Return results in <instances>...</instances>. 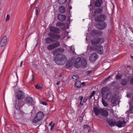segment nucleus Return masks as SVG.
I'll list each match as a JSON object with an SVG mask.
<instances>
[{
    "label": "nucleus",
    "instance_id": "obj_37",
    "mask_svg": "<svg viewBox=\"0 0 133 133\" xmlns=\"http://www.w3.org/2000/svg\"><path fill=\"white\" fill-rule=\"evenodd\" d=\"M102 102L103 104L104 107H106L108 105V104L106 102L103 100V99L102 100Z\"/></svg>",
    "mask_w": 133,
    "mask_h": 133
},
{
    "label": "nucleus",
    "instance_id": "obj_23",
    "mask_svg": "<svg viewBox=\"0 0 133 133\" xmlns=\"http://www.w3.org/2000/svg\"><path fill=\"white\" fill-rule=\"evenodd\" d=\"M43 86V85L42 83H39L35 85L36 88L39 90H41Z\"/></svg>",
    "mask_w": 133,
    "mask_h": 133
},
{
    "label": "nucleus",
    "instance_id": "obj_15",
    "mask_svg": "<svg viewBox=\"0 0 133 133\" xmlns=\"http://www.w3.org/2000/svg\"><path fill=\"white\" fill-rule=\"evenodd\" d=\"M92 112H94L96 116L98 115L99 113L100 114L101 109L97 107H94Z\"/></svg>",
    "mask_w": 133,
    "mask_h": 133
},
{
    "label": "nucleus",
    "instance_id": "obj_52",
    "mask_svg": "<svg viewBox=\"0 0 133 133\" xmlns=\"http://www.w3.org/2000/svg\"><path fill=\"white\" fill-rule=\"evenodd\" d=\"M90 50H93L94 49V48L93 47H90Z\"/></svg>",
    "mask_w": 133,
    "mask_h": 133
},
{
    "label": "nucleus",
    "instance_id": "obj_59",
    "mask_svg": "<svg viewBox=\"0 0 133 133\" xmlns=\"http://www.w3.org/2000/svg\"><path fill=\"white\" fill-rule=\"evenodd\" d=\"M32 79H33V77H34V76H33V75H32Z\"/></svg>",
    "mask_w": 133,
    "mask_h": 133
},
{
    "label": "nucleus",
    "instance_id": "obj_49",
    "mask_svg": "<svg viewBox=\"0 0 133 133\" xmlns=\"http://www.w3.org/2000/svg\"><path fill=\"white\" fill-rule=\"evenodd\" d=\"M54 124H52V125L51 126V128H50V130H52V129H53V128H54Z\"/></svg>",
    "mask_w": 133,
    "mask_h": 133
},
{
    "label": "nucleus",
    "instance_id": "obj_14",
    "mask_svg": "<svg viewBox=\"0 0 133 133\" xmlns=\"http://www.w3.org/2000/svg\"><path fill=\"white\" fill-rule=\"evenodd\" d=\"M7 41V38L6 36H4L2 38L0 42V44L1 47L5 45Z\"/></svg>",
    "mask_w": 133,
    "mask_h": 133
},
{
    "label": "nucleus",
    "instance_id": "obj_39",
    "mask_svg": "<svg viewBox=\"0 0 133 133\" xmlns=\"http://www.w3.org/2000/svg\"><path fill=\"white\" fill-rule=\"evenodd\" d=\"M62 73H61L59 74H58L57 76H55L56 78H59L60 77H61L62 76Z\"/></svg>",
    "mask_w": 133,
    "mask_h": 133
},
{
    "label": "nucleus",
    "instance_id": "obj_24",
    "mask_svg": "<svg viewBox=\"0 0 133 133\" xmlns=\"http://www.w3.org/2000/svg\"><path fill=\"white\" fill-rule=\"evenodd\" d=\"M59 11L61 13H64L65 11V8L63 6H61L59 8Z\"/></svg>",
    "mask_w": 133,
    "mask_h": 133
},
{
    "label": "nucleus",
    "instance_id": "obj_21",
    "mask_svg": "<svg viewBox=\"0 0 133 133\" xmlns=\"http://www.w3.org/2000/svg\"><path fill=\"white\" fill-rule=\"evenodd\" d=\"M57 19L59 20L63 21L66 19V17L65 15L59 14L57 15Z\"/></svg>",
    "mask_w": 133,
    "mask_h": 133
},
{
    "label": "nucleus",
    "instance_id": "obj_43",
    "mask_svg": "<svg viewBox=\"0 0 133 133\" xmlns=\"http://www.w3.org/2000/svg\"><path fill=\"white\" fill-rule=\"evenodd\" d=\"M129 45L133 49V41H131L129 43Z\"/></svg>",
    "mask_w": 133,
    "mask_h": 133
},
{
    "label": "nucleus",
    "instance_id": "obj_16",
    "mask_svg": "<svg viewBox=\"0 0 133 133\" xmlns=\"http://www.w3.org/2000/svg\"><path fill=\"white\" fill-rule=\"evenodd\" d=\"M50 31L55 33H59L60 31L59 29L55 27L51 26L49 28Z\"/></svg>",
    "mask_w": 133,
    "mask_h": 133
},
{
    "label": "nucleus",
    "instance_id": "obj_32",
    "mask_svg": "<svg viewBox=\"0 0 133 133\" xmlns=\"http://www.w3.org/2000/svg\"><path fill=\"white\" fill-rule=\"evenodd\" d=\"M56 25L57 26H64V24L63 23H61L60 22H58L57 23Z\"/></svg>",
    "mask_w": 133,
    "mask_h": 133
},
{
    "label": "nucleus",
    "instance_id": "obj_26",
    "mask_svg": "<svg viewBox=\"0 0 133 133\" xmlns=\"http://www.w3.org/2000/svg\"><path fill=\"white\" fill-rule=\"evenodd\" d=\"M75 86L77 88H80L81 86V83L80 81H77L75 83Z\"/></svg>",
    "mask_w": 133,
    "mask_h": 133
},
{
    "label": "nucleus",
    "instance_id": "obj_31",
    "mask_svg": "<svg viewBox=\"0 0 133 133\" xmlns=\"http://www.w3.org/2000/svg\"><path fill=\"white\" fill-rule=\"evenodd\" d=\"M72 78L73 81H75L79 78V77L77 75H74L72 76Z\"/></svg>",
    "mask_w": 133,
    "mask_h": 133
},
{
    "label": "nucleus",
    "instance_id": "obj_36",
    "mask_svg": "<svg viewBox=\"0 0 133 133\" xmlns=\"http://www.w3.org/2000/svg\"><path fill=\"white\" fill-rule=\"evenodd\" d=\"M95 91H93L92 92L91 94L90 95V96H89V99H91L92 98V97L94 95V94H95Z\"/></svg>",
    "mask_w": 133,
    "mask_h": 133
},
{
    "label": "nucleus",
    "instance_id": "obj_30",
    "mask_svg": "<svg viewBox=\"0 0 133 133\" xmlns=\"http://www.w3.org/2000/svg\"><path fill=\"white\" fill-rule=\"evenodd\" d=\"M60 48L57 49L53 51V54L54 55L56 54L60 50Z\"/></svg>",
    "mask_w": 133,
    "mask_h": 133
},
{
    "label": "nucleus",
    "instance_id": "obj_4",
    "mask_svg": "<svg viewBox=\"0 0 133 133\" xmlns=\"http://www.w3.org/2000/svg\"><path fill=\"white\" fill-rule=\"evenodd\" d=\"M44 117V114L42 111L38 112L33 118L32 122L34 124L37 123L38 122L42 120Z\"/></svg>",
    "mask_w": 133,
    "mask_h": 133
},
{
    "label": "nucleus",
    "instance_id": "obj_45",
    "mask_svg": "<svg viewBox=\"0 0 133 133\" xmlns=\"http://www.w3.org/2000/svg\"><path fill=\"white\" fill-rule=\"evenodd\" d=\"M35 8V13L36 15H37L38 13V9L37 7H36Z\"/></svg>",
    "mask_w": 133,
    "mask_h": 133
},
{
    "label": "nucleus",
    "instance_id": "obj_47",
    "mask_svg": "<svg viewBox=\"0 0 133 133\" xmlns=\"http://www.w3.org/2000/svg\"><path fill=\"white\" fill-rule=\"evenodd\" d=\"M79 98L80 101V102H82V101L83 99V97L82 96H79Z\"/></svg>",
    "mask_w": 133,
    "mask_h": 133
},
{
    "label": "nucleus",
    "instance_id": "obj_35",
    "mask_svg": "<svg viewBox=\"0 0 133 133\" xmlns=\"http://www.w3.org/2000/svg\"><path fill=\"white\" fill-rule=\"evenodd\" d=\"M84 105L82 103V102H80L79 104L78 107V109H81V107L82 106H83Z\"/></svg>",
    "mask_w": 133,
    "mask_h": 133
},
{
    "label": "nucleus",
    "instance_id": "obj_60",
    "mask_svg": "<svg viewBox=\"0 0 133 133\" xmlns=\"http://www.w3.org/2000/svg\"><path fill=\"white\" fill-rule=\"evenodd\" d=\"M51 34V33H49V36H50V34Z\"/></svg>",
    "mask_w": 133,
    "mask_h": 133
},
{
    "label": "nucleus",
    "instance_id": "obj_5",
    "mask_svg": "<svg viewBox=\"0 0 133 133\" xmlns=\"http://www.w3.org/2000/svg\"><path fill=\"white\" fill-rule=\"evenodd\" d=\"M103 41L104 39L103 38H94L91 40V43L92 45H96L98 44H101L103 42Z\"/></svg>",
    "mask_w": 133,
    "mask_h": 133
},
{
    "label": "nucleus",
    "instance_id": "obj_57",
    "mask_svg": "<svg viewBox=\"0 0 133 133\" xmlns=\"http://www.w3.org/2000/svg\"><path fill=\"white\" fill-rule=\"evenodd\" d=\"M130 57L132 58H133V56H132V55H130Z\"/></svg>",
    "mask_w": 133,
    "mask_h": 133
},
{
    "label": "nucleus",
    "instance_id": "obj_27",
    "mask_svg": "<svg viewBox=\"0 0 133 133\" xmlns=\"http://www.w3.org/2000/svg\"><path fill=\"white\" fill-rule=\"evenodd\" d=\"M109 124L111 127L116 125V122L114 121L111 122L109 123Z\"/></svg>",
    "mask_w": 133,
    "mask_h": 133
},
{
    "label": "nucleus",
    "instance_id": "obj_22",
    "mask_svg": "<svg viewBox=\"0 0 133 133\" xmlns=\"http://www.w3.org/2000/svg\"><path fill=\"white\" fill-rule=\"evenodd\" d=\"M129 82V80L128 79H125L123 78L121 79V84L123 85H126Z\"/></svg>",
    "mask_w": 133,
    "mask_h": 133
},
{
    "label": "nucleus",
    "instance_id": "obj_55",
    "mask_svg": "<svg viewBox=\"0 0 133 133\" xmlns=\"http://www.w3.org/2000/svg\"><path fill=\"white\" fill-rule=\"evenodd\" d=\"M23 61H22L21 62V64H20V66H22V64H23Z\"/></svg>",
    "mask_w": 133,
    "mask_h": 133
},
{
    "label": "nucleus",
    "instance_id": "obj_38",
    "mask_svg": "<svg viewBox=\"0 0 133 133\" xmlns=\"http://www.w3.org/2000/svg\"><path fill=\"white\" fill-rule=\"evenodd\" d=\"M54 37L55 39H59L60 38L61 36L59 35L55 34L54 36Z\"/></svg>",
    "mask_w": 133,
    "mask_h": 133
},
{
    "label": "nucleus",
    "instance_id": "obj_44",
    "mask_svg": "<svg viewBox=\"0 0 133 133\" xmlns=\"http://www.w3.org/2000/svg\"><path fill=\"white\" fill-rule=\"evenodd\" d=\"M9 18L10 16L9 14H8L6 16V17L5 19V21L7 22L8 21L9 19Z\"/></svg>",
    "mask_w": 133,
    "mask_h": 133
},
{
    "label": "nucleus",
    "instance_id": "obj_53",
    "mask_svg": "<svg viewBox=\"0 0 133 133\" xmlns=\"http://www.w3.org/2000/svg\"><path fill=\"white\" fill-rule=\"evenodd\" d=\"M60 82H58L57 83H56V84L58 85H59L60 84Z\"/></svg>",
    "mask_w": 133,
    "mask_h": 133
},
{
    "label": "nucleus",
    "instance_id": "obj_48",
    "mask_svg": "<svg viewBox=\"0 0 133 133\" xmlns=\"http://www.w3.org/2000/svg\"><path fill=\"white\" fill-rule=\"evenodd\" d=\"M41 104L43 105H47V103L45 102H42L41 103Z\"/></svg>",
    "mask_w": 133,
    "mask_h": 133
},
{
    "label": "nucleus",
    "instance_id": "obj_3",
    "mask_svg": "<svg viewBox=\"0 0 133 133\" xmlns=\"http://www.w3.org/2000/svg\"><path fill=\"white\" fill-rule=\"evenodd\" d=\"M54 61L55 63L59 65H63L67 61V59L66 57L62 55H59V57L56 55Z\"/></svg>",
    "mask_w": 133,
    "mask_h": 133
},
{
    "label": "nucleus",
    "instance_id": "obj_50",
    "mask_svg": "<svg viewBox=\"0 0 133 133\" xmlns=\"http://www.w3.org/2000/svg\"><path fill=\"white\" fill-rule=\"evenodd\" d=\"M91 71H88L87 72V74H89L91 72Z\"/></svg>",
    "mask_w": 133,
    "mask_h": 133
},
{
    "label": "nucleus",
    "instance_id": "obj_20",
    "mask_svg": "<svg viewBox=\"0 0 133 133\" xmlns=\"http://www.w3.org/2000/svg\"><path fill=\"white\" fill-rule=\"evenodd\" d=\"M102 2V0H96L95 3L94 5L96 7H100L101 6Z\"/></svg>",
    "mask_w": 133,
    "mask_h": 133
},
{
    "label": "nucleus",
    "instance_id": "obj_12",
    "mask_svg": "<svg viewBox=\"0 0 133 133\" xmlns=\"http://www.w3.org/2000/svg\"><path fill=\"white\" fill-rule=\"evenodd\" d=\"M126 123V122L125 121L120 120L116 122V126L119 128L123 127L125 126Z\"/></svg>",
    "mask_w": 133,
    "mask_h": 133
},
{
    "label": "nucleus",
    "instance_id": "obj_28",
    "mask_svg": "<svg viewBox=\"0 0 133 133\" xmlns=\"http://www.w3.org/2000/svg\"><path fill=\"white\" fill-rule=\"evenodd\" d=\"M82 65L83 67H85L87 65V62L86 60L83 59L82 60Z\"/></svg>",
    "mask_w": 133,
    "mask_h": 133
},
{
    "label": "nucleus",
    "instance_id": "obj_51",
    "mask_svg": "<svg viewBox=\"0 0 133 133\" xmlns=\"http://www.w3.org/2000/svg\"><path fill=\"white\" fill-rule=\"evenodd\" d=\"M52 121H51V122L49 124V125L50 126H52Z\"/></svg>",
    "mask_w": 133,
    "mask_h": 133
},
{
    "label": "nucleus",
    "instance_id": "obj_1",
    "mask_svg": "<svg viewBox=\"0 0 133 133\" xmlns=\"http://www.w3.org/2000/svg\"><path fill=\"white\" fill-rule=\"evenodd\" d=\"M102 93L103 97L107 99V101L111 100L112 103L113 104L116 103L115 95H112L111 92L108 87H103L102 89Z\"/></svg>",
    "mask_w": 133,
    "mask_h": 133
},
{
    "label": "nucleus",
    "instance_id": "obj_56",
    "mask_svg": "<svg viewBox=\"0 0 133 133\" xmlns=\"http://www.w3.org/2000/svg\"><path fill=\"white\" fill-rule=\"evenodd\" d=\"M82 85H85V83L84 82H83L82 83Z\"/></svg>",
    "mask_w": 133,
    "mask_h": 133
},
{
    "label": "nucleus",
    "instance_id": "obj_7",
    "mask_svg": "<svg viewBox=\"0 0 133 133\" xmlns=\"http://www.w3.org/2000/svg\"><path fill=\"white\" fill-rule=\"evenodd\" d=\"M82 64V61L80 57H78L76 59V61L74 63L75 67L77 68H78L80 67Z\"/></svg>",
    "mask_w": 133,
    "mask_h": 133
},
{
    "label": "nucleus",
    "instance_id": "obj_13",
    "mask_svg": "<svg viewBox=\"0 0 133 133\" xmlns=\"http://www.w3.org/2000/svg\"><path fill=\"white\" fill-rule=\"evenodd\" d=\"M98 57V55L95 53H94L91 54L89 58V60L91 61H96Z\"/></svg>",
    "mask_w": 133,
    "mask_h": 133
},
{
    "label": "nucleus",
    "instance_id": "obj_18",
    "mask_svg": "<svg viewBox=\"0 0 133 133\" xmlns=\"http://www.w3.org/2000/svg\"><path fill=\"white\" fill-rule=\"evenodd\" d=\"M100 114L105 117H107L108 115V112L107 110L102 108Z\"/></svg>",
    "mask_w": 133,
    "mask_h": 133
},
{
    "label": "nucleus",
    "instance_id": "obj_11",
    "mask_svg": "<svg viewBox=\"0 0 133 133\" xmlns=\"http://www.w3.org/2000/svg\"><path fill=\"white\" fill-rule=\"evenodd\" d=\"M102 34V32L93 29L91 32V35L92 36H94L96 35L101 36Z\"/></svg>",
    "mask_w": 133,
    "mask_h": 133
},
{
    "label": "nucleus",
    "instance_id": "obj_34",
    "mask_svg": "<svg viewBox=\"0 0 133 133\" xmlns=\"http://www.w3.org/2000/svg\"><path fill=\"white\" fill-rule=\"evenodd\" d=\"M72 65V63L70 62H68L66 64V67L68 68L71 67Z\"/></svg>",
    "mask_w": 133,
    "mask_h": 133
},
{
    "label": "nucleus",
    "instance_id": "obj_42",
    "mask_svg": "<svg viewBox=\"0 0 133 133\" xmlns=\"http://www.w3.org/2000/svg\"><path fill=\"white\" fill-rule=\"evenodd\" d=\"M122 76L121 75H117L116 76V78L117 79H118L121 78Z\"/></svg>",
    "mask_w": 133,
    "mask_h": 133
},
{
    "label": "nucleus",
    "instance_id": "obj_29",
    "mask_svg": "<svg viewBox=\"0 0 133 133\" xmlns=\"http://www.w3.org/2000/svg\"><path fill=\"white\" fill-rule=\"evenodd\" d=\"M53 41V40L50 37L46 38L45 39L46 43H50L51 42Z\"/></svg>",
    "mask_w": 133,
    "mask_h": 133
},
{
    "label": "nucleus",
    "instance_id": "obj_63",
    "mask_svg": "<svg viewBox=\"0 0 133 133\" xmlns=\"http://www.w3.org/2000/svg\"><path fill=\"white\" fill-rule=\"evenodd\" d=\"M132 123H133V121L132 122Z\"/></svg>",
    "mask_w": 133,
    "mask_h": 133
},
{
    "label": "nucleus",
    "instance_id": "obj_2",
    "mask_svg": "<svg viewBox=\"0 0 133 133\" xmlns=\"http://www.w3.org/2000/svg\"><path fill=\"white\" fill-rule=\"evenodd\" d=\"M24 93L21 90L17 91L16 92V98L18 100V103L17 106L19 107L20 114L22 115L23 114L24 112L22 109L23 106L24 104L25 101Z\"/></svg>",
    "mask_w": 133,
    "mask_h": 133
},
{
    "label": "nucleus",
    "instance_id": "obj_6",
    "mask_svg": "<svg viewBox=\"0 0 133 133\" xmlns=\"http://www.w3.org/2000/svg\"><path fill=\"white\" fill-rule=\"evenodd\" d=\"M94 49L95 51L100 54H102L103 52V47L101 45L95 46Z\"/></svg>",
    "mask_w": 133,
    "mask_h": 133
},
{
    "label": "nucleus",
    "instance_id": "obj_61",
    "mask_svg": "<svg viewBox=\"0 0 133 133\" xmlns=\"http://www.w3.org/2000/svg\"><path fill=\"white\" fill-rule=\"evenodd\" d=\"M110 77H108V78H109Z\"/></svg>",
    "mask_w": 133,
    "mask_h": 133
},
{
    "label": "nucleus",
    "instance_id": "obj_40",
    "mask_svg": "<svg viewBox=\"0 0 133 133\" xmlns=\"http://www.w3.org/2000/svg\"><path fill=\"white\" fill-rule=\"evenodd\" d=\"M129 110H130L131 113L133 114V104L131 106H130Z\"/></svg>",
    "mask_w": 133,
    "mask_h": 133
},
{
    "label": "nucleus",
    "instance_id": "obj_17",
    "mask_svg": "<svg viewBox=\"0 0 133 133\" xmlns=\"http://www.w3.org/2000/svg\"><path fill=\"white\" fill-rule=\"evenodd\" d=\"M26 100L25 104H28V106H30L32 104L33 99L31 97H27L26 99Z\"/></svg>",
    "mask_w": 133,
    "mask_h": 133
},
{
    "label": "nucleus",
    "instance_id": "obj_10",
    "mask_svg": "<svg viewBox=\"0 0 133 133\" xmlns=\"http://www.w3.org/2000/svg\"><path fill=\"white\" fill-rule=\"evenodd\" d=\"M106 16L104 14H102L99 16H97L95 18V20L96 22H103L105 20L106 18Z\"/></svg>",
    "mask_w": 133,
    "mask_h": 133
},
{
    "label": "nucleus",
    "instance_id": "obj_54",
    "mask_svg": "<svg viewBox=\"0 0 133 133\" xmlns=\"http://www.w3.org/2000/svg\"><path fill=\"white\" fill-rule=\"evenodd\" d=\"M129 111L128 110H127V111L126 112V113L127 114H128V116H129Z\"/></svg>",
    "mask_w": 133,
    "mask_h": 133
},
{
    "label": "nucleus",
    "instance_id": "obj_8",
    "mask_svg": "<svg viewBox=\"0 0 133 133\" xmlns=\"http://www.w3.org/2000/svg\"><path fill=\"white\" fill-rule=\"evenodd\" d=\"M60 44V42H57L55 43L50 44L47 46V49L49 50H51L59 46Z\"/></svg>",
    "mask_w": 133,
    "mask_h": 133
},
{
    "label": "nucleus",
    "instance_id": "obj_41",
    "mask_svg": "<svg viewBox=\"0 0 133 133\" xmlns=\"http://www.w3.org/2000/svg\"><path fill=\"white\" fill-rule=\"evenodd\" d=\"M88 98L87 96H85L84 97V98L83 99V102L85 103L87 101Z\"/></svg>",
    "mask_w": 133,
    "mask_h": 133
},
{
    "label": "nucleus",
    "instance_id": "obj_33",
    "mask_svg": "<svg viewBox=\"0 0 133 133\" xmlns=\"http://www.w3.org/2000/svg\"><path fill=\"white\" fill-rule=\"evenodd\" d=\"M67 0H58V1L59 4H62L65 3Z\"/></svg>",
    "mask_w": 133,
    "mask_h": 133
},
{
    "label": "nucleus",
    "instance_id": "obj_25",
    "mask_svg": "<svg viewBox=\"0 0 133 133\" xmlns=\"http://www.w3.org/2000/svg\"><path fill=\"white\" fill-rule=\"evenodd\" d=\"M83 128L84 129H87L88 132H90L91 130V127L89 125H84Z\"/></svg>",
    "mask_w": 133,
    "mask_h": 133
},
{
    "label": "nucleus",
    "instance_id": "obj_46",
    "mask_svg": "<svg viewBox=\"0 0 133 133\" xmlns=\"http://www.w3.org/2000/svg\"><path fill=\"white\" fill-rule=\"evenodd\" d=\"M129 84L131 85L133 84V77L130 79Z\"/></svg>",
    "mask_w": 133,
    "mask_h": 133
},
{
    "label": "nucleus",
    "instance_id": "obj_62",
    "mask_svg": "<svg viewBox=\"0 0 133 133\" xmlns=\"http://www.w3.org/2000/svg\"><path fill=\"white\" fill-rule=\"evenodd\" d=\"M86 39H87V37H86Z\"/></svg>",
    "mask_w": 133,
    "mask_h": 133
},
{
    "label": "nucleus",
    "instance_id": "obj_19",
    "mask_svg": "<svg viewBox=\"0 0 133 133\" xmlns=\"http://www.w3.org/2000/svg\"><path fill=\"white\" fill-rule=\"evenodd\" d=\"M103 11L102 9L99 8L96 9L93 13L94 16H95L96 15L99 14H101L103 13Z\"/></svg>",
    "mask_w": 133,
    "mask_h": 133
},
{
    "label": "nucleus",
    "instance_id": "obj_9",
    "mask_svg": "<svg viewBox=\"0 0 133 133\" xmlns=\"http://www.w3.org/2000/svg\"><path fill=\"white\" fill-rule=\"evenodd\" d=\"M107 25V24L104 22L96 24V27L100 30L104 29L106 27Z\"/></svg>",
    "mask_w": 133,
    "mask_h": 133
},
{
    "label": "nucleus",
    "instance_id": "obj_58",
    "mask_svg": "<svg viewBox=\"0 0 133 133\" xmlns=\"http://www.w3.org/2000/svg\"><path fill=\"white\" fill-rule=\"evenodd\" d=\"M61 49V50H62V51H64V49H62H62Z\"/></svg>",
    "mask_w": 133,
    "mask_h": 133
}]
</instances>
